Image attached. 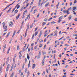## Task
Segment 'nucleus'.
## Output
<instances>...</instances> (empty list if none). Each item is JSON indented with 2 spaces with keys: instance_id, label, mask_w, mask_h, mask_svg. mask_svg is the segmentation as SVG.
<instances>
[{
  "instance_id": "obj_1",
  "label": "nucleus",
  "mask_w": 77,
  "mask_h": 77,
  "mask_svg": "<svg viewBox=\"0 0 77 77\" xmlns=\"http://www.w3.org/2000/svg\"><path fill=\"white\" fill-rule=\"evenodd\" d=\"M72 9L71 7H70L68 8L67 10H66L67 15H68V14H70V13L69 12V10H70V9Z\"/></svg>"
},
{
  "instance_id": "obj_2",
  "label": "nucleus",
  "mask_w": 77,
  "mask_h": 77,
  "mask_svg": "<svg viewBox=\"0 0 77 77\" xmlns=\"http://www.w3.org/2000/svg\"><path fill=\"white\" fill-rule=\"evenodd\" d=\"M30 14H29V15H27V17L25 19V21H26L28 18H29V20L30 19Z\"/></svg>"
},
{
  "instance_id": "obj_3",
  "label": "nucleus",
  "mask_w": 77,
  "mask_h": 77,
  "mask_svg": "<svg viewBox=\"0 0 77 77\" xmlns=\"http://www.w3.org/2000/svg\"><path fill=\"white\" fill-rule=\"evenodd\" d=\"M41 51H40L38 53V57H37V59H39L40 57H41Z\"/></svg>"
},
{
  "instance_id": "obj_4",
  "label": "nucleus",
  "mask_w": 77,
  "mask_h": 77,
  "mask_svg": "<svg viewBox=\"0 0 77 77\" xmlns=\"http://www.w3.org/2000/svg\"><path fill=\"white\" fill-rule=\"evenodd\" d=\"M3 29L5 30L4 32H6L7 31V26H5L3 27Z\"/></svg>"
},
{
  "instance_id": "obj_5",
  "label": "nucleus",
  "mask_w": 77,
  "mask_h": 77,
  "mask_svg": "<svg viewBox=\"0 0 77 77\" xmlns=\"http://www.w3.org/2000/svg\"><path fill=\"white\" fill-rule=\"evenodd\" d=\"M42 31L41 30L40 31V34H39V35L38 36V38H41V35H42Z\"/></svg>"
},
{
  "instance_id": "obj_6",
  "label": "nucleus",
  "mask_w": 77,
  "mask_h": 77,
  "mask_svg": "<svg viewBox=\"0 0 77 77\" xmlns=\"http://www.w3.org/2000/svg\"><path fill=\"white\" fill-rule=\"evenodd\" d=\"M9 64H8V65L7 66V68L6 69V71L8 72V70H9Z\"/></svg>"
},
{
  "instance_id": "obj_7",
  "label": "nucleus",
  "mask_w": 77,
  "mask_h": 77,
  "mask_svg": "<svg viewBox=\"0 0 77 77\" xmlns=\"http://www.w3.org/2000/svg\"><path fill=\"white\" fill-rule=\"evenodd\" d=\"M18 12V10L17 9L16 10L14 11V13H15V14H13V16H14V15H15V14H17Z\"/></svg>"
},
{
  "instance_id": "obj_8",
  "label": "nucleus",
  "mask_w": 77,
  "mask_h": 77,
  "mask_svg": "<svg viewBox=\"0 0 77 77\" xmlns=\"http://www.w3.org/2000/svg\"><path fill=\"white\" fill-rule=\"evenodd\" d=\"M20 14H19L18 16L16 17V20H18V18H19V17H20Z\"/></svg>"
},
{
  "instance_id": "obj_9",
  "label": "nucleus",
  "mask_w": 77,
  "mask_h": 77,
  "mask_svg": "<svg viewBox=\"0 0 77 77\" xmlns=\"http://www.w3.org/2000/svg\"><path fill=\"white\" fill-rule=\"evenodd\" d=\"M35 67H36V64H33L32 65V69H34Z\"/></svg>"
},
{
  "instance_id": "obj_10",
  "label": "nucleus",
  "mask_w": 77,
  "mask_h": 77,
  "mask_svg": "<svg viewBox=\"0 0 77 77\" xmlns=\"http://www.w3.org/2000/svg\"><path fill=\"white\" fill-rule=\"evenodd\" d=\"M53 34L51 33L50 35H48V36L47 37V38H48V37H49V36H50V37H51V36H53Z\"/></svg>"
},
{
  "instance_id": "obj_11",
  "label": "nucleus",
  "mask_w": 77,
  "mask_h": 77,
  "mask_svg": "<svg viewBox=\"0 0 77 77\" xmlns=\"http://www.w3.org/2000/svg\"><path fill=\"white\" fill-rule=\"evenodd\" d=\"M16 31H14L13 34L12 35V38H13L14 36L15 35V33H16Z\"/></svg>"
},
{
  "instance_id": "obj_12",
  "label": "nucleus",
  "mask_w": 77,
  "mask_h": 77,
  "mask_svg": "<svg viewBox=\"0 0 77 77\" xmlns=\"http://www.w3.org/2000/svg\"><path fill=\"white\" fill-rule=\"evenodd\" d=\"M45 3V0H43V2L41 3V6H42V5L44 4V3Z\"/></svg>"
},
{
  "instance_id": "obj_13",
  "label": "nucleus",
  "mask_w": 77,
  "mask_h": 77,
  "mask_svg": "<svg viewBox=\"0 0 77 77\" xmlns=\"http://www.w3.org/2000/svg\"><path fill=\"white\" fill-rule=\"evenodd\" d=\"M37 11H38V10L36 9H35L34 10V13H33V14H35V13H36V12H37Z\"/></svg>"
},
{
  "instance_id": "obj_14",
  "label": "nucleus",
  "mask_w": 77,
  "mask_h": 77,
  "mask_svg": "<svg viewBox=\"0 0 77 77\" xmlns=\"http://www.w3.org/2000/svg\"><path fill=\"white\" fill-rule=\"evenodd\" d=\"M49 4H50V2H48L47 3H46L45 5V7H47V6H48V5H49Z\"/></svg>"
},
{
  "instance_id": "obj_15",
  "label": "nucleus",
  "mask_w": 77,
  "mask_h": 77,
  "mask_svg": "<svg viewBox=\"0 0 77 77\" xmlns=\"http://www.w3.org/2000/svg\"><path fill=\"white\" fill-rule=\"evenodd\" d=\"M45 61V60H44V59H43L42 62V63L43 65H44V62Z\"/></svg>"
},
{
  "instance_id": "obj_16",
  "label": "nucleus",
  "mask_w": 77,
  "mask_h": 77,
  "mask_svg": "<svg viewBox=\"0 0 77 77\" xmlns=\"http://www.w3.org/2000/svg\"><path fill=\"white\" fill-rule=\"evenodd\" d=\"M41 0H39V2H38V4L39 6L41 5Z\"/></svg>"
},
{
  "instance_id": "obj_17",
  "label": "nucleus",
  "mask_w": 77,
  "mask_h": 77,
  "mask_svg": "<svg viewBox=\"0 0 77 77\" xmlns=\"http://www.w3.org/2000/svg\"><path fill=\"white\" fill-rule=\"evenodd\" d=\"M10 50H11V47H10L8 49L7 54H9V51H10Z\"/></svg>"
},
{
  "instance_id": "obj_18",
  "label": "nucleus",
  "mask_w": 77,
  "mask_h": 77,
  "mask_svg": "<svg viewBox=\"0 0 77 77\" xmlns=\"http://www.w3.org/2000/svg\"><path fill=\"white\" fill-rule=\"evenodd\" d=\"M57 31L56 30L54 32L55 35H56V36H57Z\"/></svg>"
},
{
  "instance_id": "obj_19",
  "label": "nucleus",
  "mask_w": 77,
  "mask_h": 77,
  "mask_svg": "<svg viewBox=\"0 0 77 77\" xmlns=\"http://www.w3.org/2000/svg\"><path fill=\"white\" fill-rule=\"evenodd\" d=\"M9 26L10 27H13V25L11 23H9Z\"/></svg>"
},
{
  "instance_id": "obj_20",
  "label": "nucleus",
  "mask_w": 77,
  "mask_h": 77,
  "mask_svg": "<svg viewBox=\"0 0 77 77\" xmlns=\"http://www.w3.org/2000/svg\"><path fill=\"white\" fill-rule=\"evenodd\" d=\"M52 24H55L56 23V22H55L52 21L51 22Z\"/></svg>"
},
{
  "instance_id": "obj_21",
  "label": "nucleus",
  "mask_w": 77,
  "mask_h": 77,
  "mask_svg": "<svg viewBox=\"0 0 77 77\" xmlns=\"http://www.w3.org/2000/svg\"><path fill=\"white\" fill-rule=\"evenodd\" d=\"M30 60H29V64H28V68L30 67Z\"/></svg>"
},
{
  "instance_id": "obj_22",
  "label": "nucleus",
  "mask_w": 77,
  "mask_h": 77,
  "mask_svg": "<svg viewBox=\"0 0 77 77\" xmlns=\"http://www.w3.org/2000/svg\"><path fill=\"white\" fill-rule=\"evenodd\" d=\"M45 74V71H44L43 72L42 74V75H43V76H44Z\"/></svg>"
},
{
  "instance_id": "obj_23",
  "label": "nucleus",
  "mask_w": 77,
  "mask_h": 77,
  "mask_svg": "<svg viewBox=\"0 0 77 77\" xmlns=\"http://www.w3.org/2000/svg\"><path fill=\"white\" fill-rule=\"evenodd\" d=\"M38 31H37L35 33V36H36L37 35H38Z\"/></svg>"
},
{
  "instance_id": "obj_24",
  "label": "nucleus",
  "mask_w": 77,
  "mask_h": 77,
  "mask_svg": "<svg viewBox=\"0 0 77 77\" xmlns=\"http://www.w3.org/2000/svg\"><path fill=\"white\" fill-rule=\"evenodd\" d=\"M10 35V32L8 33L7 34V35L5 36L6 38H7L8 36H9V35Z\"/></svg>"
},
{
  "instance_id": "obj_25",
  "label": "nucleus",
  "mask_w": 77,
  "mask_h": 77,
  "mask_svg": "<svg viewBox=\"0 0 77 77\" xmlns=\"http://www.w3.org/2000/svg\"><path fill=\"white\" fill-rule=\"evenodd\" d=\"M63 14H64V13H67V11H65V10H64L63 11Z\"/></svg>"
},
{
  "instance_id": "obj_26",
  "label": "nucleus",
  "mask_w": 77,
  "mask_h": 77,
  "mask_svg": "<svg viewBox=\"0 0 77 77\" xmlns=\"http://www.w3.org/2000/svg\"><path fill=\"white\" fill-rule=\"evenodd\" d=\"M22 56V55L21 54H20L19 56L20 59H21Z\"/></svg>"
},
{
  "instance_id": "obj_27",
  "label": "nucleus",
  "mask_w": 77,
  "mask_h": 77,
  "mask_svg": "<svg viewBox=\"0 0 77 77\" xmlns=\"http://www.w3.org/2000/svg\"><path fill=\"white\" fill-rule=\"evenodd\" d=\"M18 5H19V3H18L17 5L15 6V7L14 8V9H16V8H17V6H18Z\"/></svg>"
},
{
  "instance_id": "obj_28",
  "label": "nucleus",
  "mask_w": 77,
  "mask_h": 77,
  "mask_svg": "<svg viewBox=\"0 0 77 77\" xmlns=\"http://www.w3.org/2000/svg\"><path fill=\"white\" fill-rule=\"evenodd\" d=\"M27 58L28 60H29V59H30V57H29V54H27Z\"/></svg>"
},
{
  "instance_id": "obj_29",
  "label": "nucleus",
  "mask_w": 77,
  "mask_h": 77,
  "mask_svg": "<svg viewBox=\"0 0 77 77\" xmlns=\"http://www.w3.org/2000/svg\"><path fill=\"white\" fill-rule=\"evenodd\" d=\"M26 12H27V10H25L23 13V14H24L25 15V14L26 13Z\"/></svg>"
},
{
  "instance_id": "obj_30",
  "label": "nucleus",
  "mask_w": 77,
  "mask_h": 77,
  "mask_svg": "<svg viewBox=\"0 0 77 77\" xmlns=\"http://www.w3.org/2000/svg\"><path fill=\"white\" fill-rule=\"evenodd\" d=\"M53 19V17L50 18L48 20V21H51V20H52Z\"/></svg>"
},
{
  "instance_id": "obj_31",
  "label": "nucleus",
  "mask_w": 77,
  "mask_h": 77,
  "mask_svg": "<svg viewBox=\"0 0 77 77\" xmlns=\"http://www.w3.org/2000/svg\"><path fill=\"white\" fill-rule=\"evenodd\" d=\"M73 36H77V34H73Z\"/></svg>"
},
{
  "instance_id": "obj_32",
  "label": "nucleus",
  "mask_w": 77,
  "mask_h": 77,
  "mask_svg": "<svg viewBox=\"0 0 77 77\" xmlns=\"http://www.w3.org/2000/svg\"><path fill=\"white\" fill-rule=\"evenodd\" d=\"M33 24H34L33 23H32V25L30 26L31 29H32V27H33Z\"/></svg>"
},
{
  "instance_id": "obj_33",
  "label": "nucleus",
  "mask_w": 77,
  "mask_h": 77,
  "mask_svg": "<svg viewBox=\"0 0 77 77\" xmlns=\"http://www.w3.org/2000/svg\"><path fill=\"white\" fill-rule=\"evenodd\" d=\"M34 8V7H32V9L30 11V12H33V9Z\"/></svg>"
},
{
  "instance_id": "obj_34",
  "label": "nucleus",
  "mask_w": 77,
  "mask_h": 77,
  "mask_svg": "<svg viewBox=\"0 0 77 77\" xmlns=\"http://www.w3.org/2000/svg\"><path fill=\"white\" fill-rule=\"evenodd\" d=\"M42 47V44H40L39 47L40 48H41V47Z\"/></svg>"
},
{
  "instance_id": "obj_35",
  "label": "nucleus",
  "mask_w": 77,
  "mask_h": 77,
  "mask_svg": "<svg viewBox=\"0 0 77 77\" xmlns=\"http://www.w3.org/2000/svg\"><path fill=\"white\" fill-rule=\"evenodd\" d=\"M62 18H63V16H61L59 18V19L60 20H62Z\"/></svg>"
},
{
  "instance_id": "obj_36",
  "label": "nucleus",
  "mask_w": 77,
  "mask_h": 77,
  "mask_svg": "<svg viewBox=\"0 0 77 77\" xmlns=\"http://www.w3.org/2000/svg\"><path fill=\"white\" fill-rule=\"evenodd\" d=\"M11 8H10L7 11V13H8V12H9L10 11H11Z\"/></svg>"
},
{
  "instance_id": "obj_37",
  "label": "nucleus",
  "mask_w": 77,
  "mask_h": 77,
  "mask_svg": "<svg viewBox=\"0 0 77 77\" xmlns=\"http://www.w3.org/2000/svg\"><path fill=\"white\" fill-rule=\"evenodd\" d=\"M47 35H48V33H46L45 34V35H44V37H45L46 36H47Z\"/></svg>"
},
{
  "instance_id": "obj_38",
  "label": "nucleus",
  "mask_w": 77,
  "mask_h": 77,
  "mask_svg": "<svg viewBox=\"0 0 77 77\" xmlns=\"http://www.w3.org/2000/svg\"><path fill=\"white\" fill-rule=\"evenodd\" d=\"M33 46L31 48V51H33Z\"/></svg>"
},
{
  "instance_id": "obj_39",
  "label": "nucleus",
  "mask_w": 77,
  "mask_h": 77,
  "mask_svg": "<svg viewBox=\"0 0 77 77\" xmlns=\"http://www.w3.org/2000/svg\"><path fill=\"white\" fill-rule=\"evenodd\" d=\"M24 65H25V64L23 63V65L22 68H24Z\"/></svg>"
},
{
  "instance_id": "obj_40",
  "label": "nucleus",
  "mask_w": 77,
  "mask_h": 77,
  "mask_svg": "<svg viewBox=\"0 0 77 77\" xmlns=\"http://www.w3.org/2000/svg\"><path fill=\"white\" fill-rule=\"evenodd\" d=\"M27 75H29V74H30V72H29V71H27Z\"/></svg>"
},
{
  "instance_id": "obj_41",
  "label": "nucleus",
  "mask_w": 77,
  "mask_h": 77,
  "mask_svg": "<svg viewBox=\"0 0 77 77\" xmlns=\"http://www.w3.org/2000/svg\"><path fill=\"white\" fill-rule=\"evenodd\" d=\"M44 21H45V22H47V21H48V20L47 19L45 18L44 20Z\"/></svg>"
},
{
  "instance_id": "obj_42",
  "label": "nucleus",
  "mask_w": 77,
  "mask_h": 77,
  "mask_svg": "<svg viewBox=\"0 0 77 77\" xmlns=\"http://www.w3.org/2000/svg\"><path fill=\"white\" fill-rule=\"evenodd\" d=\"M2 24L3 25V27H5V23L3 22L2 23Z\"/></svg>"
},
{
  "instance_id": "obj_43",
  "label": "nucleus",
  "mask_w": 77,
  "mask_h": 77,
  "mask_svg": "<svg viewBox=\"0 0 77 77\" xmlns=\"http://www.w3.org/2000/svg\"><path fill=\"white\" fill-rule=\"evenodd\" d=\"M60 21H62V20H61L60 19H59V20L57 21V22L58 23H59Z\"/></svg>"
},
{
  "instance_id": "obj_44",
  "label": "nucleus",
  "mask_w": 77,
  "mask_h": 77,
  "mask_svg": "<svg viewBox=\"0 0 77 77\" xmlns=\"http://www.w3.org/2000/svg\"><path fill=\"white\" fill-rule=\"evenodd\" d=\"M76 9V7H74L73 8V10H75Z\"/></svg>"
},
{
  "instance_id": "obj_45",
  "label": "nucleus",
  "mask_w": 77,
  "mask_h": 77,
  "mask_svg": "<svg viewBox=\"0 0 77 77\" xmlns=\"http://www.w3.org/2000/svg\"><path fill=\"white\" fill-rule=\"evenodd\" d=\"M43 55H44V54H46V52H43Z\"/></svg>"
},
{
  "instance_id": "obj_46",
  "label": "nucleus",
  "mask_w": 77,
  "mask_h": 77,
  "mask_svg": "<svg viewBox=\"0 0 77 77\" xmlns=\"http://www.w3.org/2000/svg\"><path fill=\"white\" fill-rule=\"evenodd\" d=\"M71 18H72V17L71 16H69V20H71Z\"/></svg>"
},
{
  "instance_id": "obj_47",
  "label": "nucleus",
  "mask_w": 77,
  "mask_h": 77,
  "mask_svg": "<svg viewBox=\"0 0 77 77\" xmlns=\"http://www.w3.org/2000/svg\"><path fill=\"white\" fill-rule=\"evenodd\" d=\"M20 7V5H18L17 7V9H18Z\"/></svg>"
},
{
  "instance_id": "obj_48",
  "label": "nucleus",
  "mask_w": 77,
  "mask_h": 77,
  "mask_svg": "<svg viewBox=\"0 0 77 77\" xmlns=\"http://www.w3.org/2000/svg\"><path fill=\"white\" fill-rule=\"evenodd\" d=\"M14 77V73H12L11 75V76L10 77Z\"/></svg>"
},
{
  "instance_id": "obj_49",
  "label": "nucleus",
  "mask_w": 77,
  "mask_h": 77,
  "mask_svg": "<svg viewBox=\"0 0 77 77\" xmlns=\"http://www.w3.org/2000/svg\"><path fill=\"white\" fill-rule=\"evenodd\" d=\"M34 36H35V34L34 33L32 35V39H33V38L34 37Z\"/></svg>"
},
{
  "instance_id": "obj_50",
  "label": "nucleus",
  "mask_w": 77,
  "mask_h": 77,
  "mask_svg": "<svg viewBox=\"0 0 77 77\" xmlns=\"http://www.w3.org/2000/svg\"><path fill=\"white\" fill-rule=\"evenodd\" d=\"M15 2V1H14L11 4L9 5H10V6H11V5H13V4H14Z\"/></svg>"
},
{
  "instance_id": "obj_51",
  "label": "nucleus",
  "mask_w": 77,
  "mask_h": 77,
  "mask_svg": "<svg viewBox=\"0 0 77 77\" xmlns=\"http://www.w3.org/2000/svg\"><path fill=\"white\" fill-rule=\"evenodd\" d=\"M19 45H17V50H19Z\"/></svg>"
},
{
  "instance_id": "obj_52",
  "label": "nucleus",
  "mask_w": 77,
  "mask_h": 77,
  "mask_svg": "<svg viewBox=\"0 0 77 77\" xmlns=\"http://www.w3.org/2000/svg\"><path fill=\"white\" fill-rule=\"evenodd\" d=\"M38 30V27H36V28H35V32H36V30Z\"/></svg>"
},
{
  "instance_id": "obj_53",
  "label": "nucleus",
  "mask_w": 77,
  "mask_h": 77,
  "mask_svg": "<svg viewBox=\"0 0 77 77\" xmlns=\"http://www.w3.org/2000/svg\"><path fill=\"white\" fill-rule=\"evenodd\" d=\"M46 24V23L43 22L42 23V25H45Z\"/></svg>"
},
{
  "instance_id": "obj_54",
  "label": "nucleus",
  "mask_w": 77,
  "mask_h": 77,
  "mask_svg": "<svg viewBox=\"0 0 77 77\" xmlns=\"http://www.w3.org/2000/svg\"><path fill=\"white\" fill-rule=\"evenodd\" d=\"M59 2L58 3V4L56 5V7H58L59 5Z\"/></svg>"
},
{
  "instance_id": "obj_55",
  "label": "nucleus",
  "mask_w": 77,
  "mask_h": 77,
  "mask_svg": "<svg viewBox=\"0 0 77 77\" xmlns=\"http://www.w3.org/2000/svg\"><path fill=\"white\" fill-rule=\"evenodd\" d=\"M6 48V45L5 44L4 48L5 49Z\"/></svg>"
},
{
  "instance_id": "obj_56",
  "label": "nucleus",
  "mask_w": 77,
  "mask_h": 77,
  "mask_svg": "<svg viewBox=\"0 0 77 77\" xmlns=\"http://www.w3.org/2000/svg\"><path fill=\"white\" fill-rule=\"evenodd\" d=\"M22 51H26V49H24V48H23Z\"/></svg>"
},
{
  "instance_id": "obj_57",
  "label": "nucleus",
  "mask_w": 77,
  "mask_h": 77,
  "mask_svg": "<svg viewBox=\"0 0 77 77\" xmlns=\"http://www.w3.org/2000/svg\"><path fill=\"white\" fill-rule=\"evenodd\" d=\"M72 12H74L73 14H74V15L76 14V13H75V11H72Z\"/></svg>"
},
{
  "instance_id": "obj_58",
  "label": "nucleus",
  "mask_w": 77,
  "mask_h": 77,
  "mask_svg": "<svg viewBox=\"0 0 77 77\" xmlns=\"http://www.w3.org/2000/svg\"><path fill=\"white\" fill-rule=\"evenodd\" d=\"M10 23L11 24H12V25H14V23H13V22H12V21H11L10 22Z\"/></svg>"
},
{
  "instance_id": "obj_59",
  "label": "nucleus",
  "mask_w": 77,
  "mask_h": 77,
  "mask_svg": "<svg viewBox=\"0 0 77 77\" xmlns=\"http://www.w3.org/2000/svg\"><path fill=\"white\" fill-rule=\"evenodd\" d=\"M36 21H38V20L35 19L34 20V22H35H35H36Z\"/></svg>"
},
{
  "instance_id": "obj_60",
  "label": "nucleus",
  "mask_w": 77,
  "mask_h": 77,
  "mask_svg": "<svg viewBox=\"0 0 77 77\" xmlns=\"http://www.w3.org/2000/svg\"><path fill=\"white\" fill-rule=\"evenodd\" d=\"M27 68H26L25 69V73H26V72H27Z\"/></svg>"
},
{
  "instance_id": "obj_61",
  "label": "nucleus",
  "mask_w": 77,
  "mask_h": 77,
  "mask_svg": "<svg viewBox=\"0 0 77 77\" xmlns=\"http://www.w3.org/2000/svg\"><path fill=\"white\" fill-rule=\"evenodd\" d=\"M24 14H23V17H22V19H23V18H24V17H25V16H24Z\"/></svg>"
},
{
  "instance_id": "obj_62",
  "label": "nucleus",
  "mask_w": 77,
  "mask_h": 77,
  "mask_svg": "<svg viewBox=\"0 0 77 77\" xmlns=\"http://www.w3.org/2000/svg\"><path fill=\"white\" fill-rule=\"evenodd\" d=\"M46 71L47 72V73H48V69H46Z\"/></svg>"
},
{
  "instance_id": "obj_63",
  "label": "nucleus",
  "mask_w": 77,
  "mask_h": 77,
  "mask_svg": "<svg viewBox=\"0 0 77 77\" xmlns=\"http://www.w3.org/2000/svg\"><path fill=\"white\" fill-rule=\"evenodd\" d=\"M28 6H29V3L27 4L26 5V8H27L28 7Z\"/></svg>"
},
{
  "instance_id": "obj_64",
  "label": "nucleus",
  "mask_w": 77,
  "mask_h": 77,
  "mask_svg": "<svg viewBox=\"0 0 77 77\" xmlns=\"http://www.w3.org/2000/svg\"><path fill=\"white\" fill-rule=\"evenodd\" d=\"M13 62H15V59L14 58H13Z\"/></svg>"
}]
</instances>
